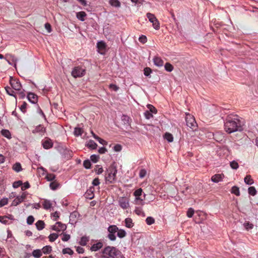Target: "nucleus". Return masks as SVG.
<instances>
[{
    "label": "nucleus",
    "mask_w": 258,
    "mask_h": 258,
    "mask_svg": "<svg viewBox=\"0 0 258 258\" xmlns=\"http://www.w3.org/2000/svg\"><path fill=\"white\" fill-rule=\"evenodd\" d=\"M92 184L93 186H97L100 184L99 179L98 178H95L92 181Z\"/></svg>",
    "instance_id": "nucleus-62"
},
{
    "label": "nucleus",
    "mask_w": 258,
    "mask_h": 258,
    "mask_svg": "<svg viewBox=\"0 0 258 258\" xmlns=\"http://www.w3.org/2000/svg\"><path fill=\"white\" fill-rule=\"evenodd\" d=\"M144 114L145 118L148 119L152 118L153 116L152 114L149 111H146Z\"/></svg>",
    "instance_id": "nucleus-51"
},
{
    "label": "nucleus",
    "mask_w": 258,
    "mask_h": 258,
    "mask_svg": "<svg viewBox=\"0 0 258 258\" xmlns=\"http://www.w3.org/2000/svg\"><path fill=\"white\" fill-rule=\"evenodd\" d=\"M45 132V128L42 125H37L35 129L32 131L33 133H43Z\"/></svg>",
    "instance_id": "nucleus-22"
},
{
    "label": "nucleus",
    "mask_w": 258,
    "mask_h": 258,
    "mask_svg": "<svg viewBox=\"0 0 258 258\" xmlns=\"http://www.w3.org/2000/svg\"><path fill=\"white\" fill-rule=\"evenodd\" d=\"M146 222L148 225H151L155 223V219L152 217H148L146 219Z\"/></svg>",
    "instance_id": "nucleus-39"
},
{
    "label": "nucleus",
    "mask_w": 258,
    "mask_h": 258,
    "mask_svg": "<svg viewBox=\"0 0 258 258\" xmlns=\"http://www.w3.org/2000/svg\"><path fill=\"white\" fill-rule=\"evenodd\" d=\"M51 216L54 218L53 220L56 221L59 217V213L58 212H55L51 214Z\"/></svg>",
    "instance_id": "nucleus-60"
},
{
    "label": "nucleus",
    "mask_w": 258,
    "mask_h": 258,
    "mask_svg": "<svg viewBox=\"0 0 258 258\" xmlns=\"http://www.w3.org/2000/svg\"><path fill=\"white\" fill-rule=\"evenodd\" d=\"M42 145L45 149H49L52 147L53 143L49 139L42 141Z\"/></svg>",
    "instance_id": "nucleus-14"
},
{
    "label": "nucleus",
    "mask_w": 258,
    "mask_h": 258,
    "mask_svg": "<svg viewBox=\"0 0 258 258\" xmlns=\"http://www.w3.org/2000/svg\"><path fill=\"white\" fill-rule=\"evenodd\" d=\"M13 169L17 172H19L22 170L21 165L20 163L17 162L13 166Z\"/></svg>",
    "instance_id": "nucleus-27"
},
{
    "label": "nucleus",
    "mask_w": 258,
    "mask_h": 258,
    "mask_svg": "<svg viewBox=\"0 0 258 258\" xmlns=\"http://www.w3.org/2000/svg\"><path fill=\"white\" fill-rule=\"evenodd\" d=\"M109 4L114 7L119 8L120 7V3L118 0H110Z\"/></svg>",
    "instance_id": "nucleus-31"
},
{
    "label": "nucleus",
    "mask_w": 258,
    "mask_h": 258,
    "mask_svg": "<svg viewBox=\"0 0 258 258\" xmlns=\"http://www.w3.org/2000/svg\"><path fill=\"white\" fill-rule=\"evenodd\" d=\"M118 228L116 225H110L107 228L108 234L107 237L110 240L114 241L116 240V233L118 231Z\"/></svg>",
    "instance_id": "nucleus-5"
},
{
    "label": "nucleus",
    "mask_w": 258,
    "mask_h": 258,
    "mask_svg": "<svg viewBox=\"0 0 258 258\" xmlns=\"http://www.w3.org/2000/svg\"><path fill=\"white\" fill-rule=\"evenodd\" d=\"M222 179V175L220 174H217L213 175L211 178V180L215 183H217Z\"/></svg>",
    "instance_id": "nucleus-23"
},
{
    "label": "nucleus",
    "mask_w": 258,
    "mask_h": 258,
    "mask_svg": "<svg viewBox=\"0 0 258 258\" xmlns=\"http://www.w3.org/2000/svg\"><path fill=\"white\" fill-rule=\"evenodd\" d=\"M35 225L38 230H41L44 228L45 223L43 221L38 220L35 223Z\"/></svg>",
    "instance_id": "nucleus-24"
},
{
    "label": "nucleus",
    "mask_w": 258,
    "mask_h": 258,
    "mask_svg": "<svg viewBox=\"0 0 258 258\" xmlns=\"http://www.w3.org/2000/svg\"><path fill=\"white\" fill-rule=\"evenodd\" d=\"M108 175L106 176V180L110 183H113L115 181L117 169L114 167H110L107 170Z\"/></svg>",
    "instance_id": "nucleus-6"
},
{
    "label": "nucleus",
    "mask_w": 258,
    "mask_h": 258,
    "mask_svg": "<svg viewBox=\"0 0 258 258\" xmlns=\"http://www.w3.org/2000/svg\"><path fill=\"white\" fill-rule=\"evenodd\" d=\"M83 166L86 169H90L91 166V163L89 160H85L83 162Z\"/></svg>",
    "instance_id": "nucleus-42"
},
{
    "label": "nucleus",
    "mask_w": 258,
    "mask_h": 258,
    "mask_svg": "<svg viewBox=\"0 0 258 258\" xmlns=\"http://www.w3.org/2000/svg\"><path fill=\"white\" fill-rule=\"evenodd\" d=\"M194 213H195L194 210L192 208H190L188 209V210L187 211V216L189 218H191L192 217Z\"/></svg>",
    "instance_id": "nucleus-49"
},
{
    "label": "nucleus",
    "mask_w": 258,
    "mask_h": 258,
    "mask_svg": "<svg viewBox=\"0 0 258 258\" xmlns=\"http://www.w3.org/2000/svg\"><path fill=\"white\" fill-rule=\"evenodd\" d=\"M58 237V235L56 233H51L49 235L48 238L49 240L51 242L54 241Z\"/></svg>",
    "instance_id": "nucleus-38"
},
{
    "label": "nucleus",
    "mask_w": 258,
    "mask_h": 258,
    "mask_svg": "<svg viewBox=\"0 0 258 258\" xmlns=\"http://www.w3.org/2000/svg\"><path fill=\"white\" fill-rule=\"evenodd\" d=\"M103 246V243L101 242H98L96 243L93 244L90 250L92 251H96L101 249Z\"/></svg>",
    "instance_id": "nucleus-16"
},
{
    "label": "nucleus",
    "mask_w": 258,
    "mask_h": 258,
    "mask_svg": "<svg viewBox=\"0 0 258 258\" xmlns=\"http://www.w3.org/2000/svg\"><path fill=\"white\" fill-rule=\"evenodd\" d=\"M45 28L47 30L48 33L51 31V27L50 24L47 23L45 24Z\"/></svg>",
    "instance_id": "nucleus-64"
},
{
    "label": "nucleus",
    "mask_w": 258,
    "mask_h": 258,
    "mask_svg": "<svg viewBox=\"0 0 258 258\" xmlns=\"http://www.w3.org/2000/svg\"><path fill=\"white\" fill-rule=\"evenodd\" d=\"M43 208L45 210L50 209L52 207V203L48 200L45 199L42 202Z\"/></svg>",
    "instance_id": "nucleus-17"
},
{
    "label": "nucleus",
    "mask_w": 258,
    "mask_h": 258,
    "mask_svg": "<svg viewBox=\"0 0 258 258\" xmlns=\"http://www.w3.org/2000/svg\"><path fill=\"white\" fill-rule=\"evenodd\" d=\"M67 228L65 224L61 223L60 222H57L55 225H53L51 229L53 230L56 231H64Z\"/></svg>",
    "instance_id": "nucleus-12"
},
{
    "label": "nucleus",
    "mask_w": 258,
    "mask_h": 258,
    "mask_svg": "<svg viewBox=\"0 0 258 258\" xmlns=\"http://www.w3.org/2000/svg\"><path fill=\"white\" fill-rule=\"evenodd\" d=\"M34 221V218L32 216H29L27 219V223L28 225H32Z\"/></svg>",
    "instance_id": "nucleus-50"
},
{
    "label": "nucleus",
    "mask_w": 258,
    "mask_h": 258,
    "mask_svg": "<svg viewBox=\"0 0 258 258\" xmlns=\"http://www.w3.org/2000/svg\"><path fill=\"white\" fill-rule=\"evenodd\" d=\"M10 83L12 88L15 91L12 90L9 87H6V91L9 95L13 96L14 97H16L17 95H20L21 97H25L26 95L27 97H29L30 95H32L33 97L34 96V94L32 93H28L21 91L22 85L18 79L10 77Z\"/></svg>",
    "instance_id": "nucleus-2"
},
{
    "label": "nucleus",
    "mask_w": 258,
    "mask_h": 258,
    "mask_svg": "<svg viewBox=\"0 0 258 258\" xmlns=\"http://www.w3.org/2000/svg\"><path fill=\"white\" fill-rule=\"evenodd\" d=\"M147 107L151 112L154 113H156L157 112L156 109L152 105L148 104L147 105Z\"/></svg>",
    "instance_id": "nucleus-52"
},
{
    "label": "nucleus",
    "mask_w": 258,
    "mask_h": 258,
    "mask_svg": "<svg viewBox=\"0 0 258 258\" xmlns=\"http://www.w3.org/2000/svg\"><path fill=\"white\" fill-rule=\"evenodd\" d=\"M143 194V190L141 188H138L136 190L134 193L133 195L136 198H141Z\"/></svg>",
    "instance_id": "nucleus-30"
},
{
    "label": "nucleus",
    "mask_w": 258,
    "mask_h": 258,
    "mask_svg": "<svg viewBox=\"0 0 258 258\" xmlns=\"http://www.w3.org/2000/svg\"><path fill=\"white\" fill-rule=\"evenodd\" d=\"M119 206L123 209H127L129 206V199L126 197H121L118 201Z\"/></svg>",
    "instance_id": "nucleus-11"
},
{
    "label": "nucleus",
    "mask_w": 258,
    "mask_h": 258,
    "mask_svg": "<svg viewBox=\"0 0 258 258\" xmlns=\"http://www.w3.org/2000/svg\"><path fill=\"white\" fill-rule=\"evenodd\" d=\"M185 119L186 125L192 131L196 130L197 127V123L193 115L188 113H185Z\"/></svg>",
    "instance_id": "nucleus-4"
},
{
    "label": "nucleus",
    "mask_w": 258,
    "mask_h": 258,
    "mask_svg": "<svg viewBox=\"0 0 258 258\" xmlns=\"http://www.w3.org/2000/svg\"><path fill=\"white\" fill-rule=\"evenodd\" d=\"M95 189L93 186L90 187L86 192L85 197L87 199L92 200L94 197V192Z\"/></svg>",
    "instance_id": "nucleus-13"
},
{
    "label": "nucleus",
    "mask_w": 258,
    "mask_h": 258,
    "mask_svg": "<svg viewBox=\"0 0 258 258\" xmlns=\"http://www.w3.org/2000/svg\"><path fill=\"white\" fill-rule=\"evenodd\" d=\"M164 138L168 142H172L173 141V137L172 134L166 133L164 135Z\"/></svg>",
    "instance_id": "nucleus-34"
},
{
    "label": "nucleus",
    "mask_w": 258,
    "mask_h": 258,
    "mask_svg": "<svg viewBox=\"0 0 258 258\" xmlns=\"http://www.w3.org/2000/svg\"><path fill=\"white\" fill-rule=\"evenodd\" d=\"M116 233L117 236L120 238H124L126 235V232H125V231L122 229H118V231H117Z\"/></svg>",
    "instance_id": "nucleus-26"
},
{
    "label": "nucleus",
    "mask_w": 258,
    "mask_h": 258,
    "mask_svg": "<svg viewBox=\"0 0 258 258\" xmlns=\"http://www.w3.org/2000/svg\"><path fill=\"white\" fill-rule=\"evenodd\" d=\"M88 241V238L86 237L83 236L81 238L79 243L81 245L85 246L87 244Z\"/></svg>",
    "instance_id": "nucleus-43"
},
{
    "label": "nucleus",
    "mask_w": 258,
    "mask_h": 258,
    "mask_svg": "<svg viewBox=\"0 0 258 258\" xmlns=\"http://www.w3.org/2000/svg\"><path fill=\"white\" fill-rule=\"evenodd\" d=\"M154 63L158 67H162L163 65V60L159 57H155L153 59Z\"/></svg>",
    "instance_id": "nucleus-20"
},
{
    "label": "nucleus",
    "mask_w": 258,
    "mask_h": 258,
    "mask_svg": "<svg viewBox=\"0 0 258 258\" xmlns=\"http://www.w3.org/2000/svg\"><path fill=\"white\" fill-rule=\"evenodd\" d=\"M125 226L128 228H131L134 226L133 220L130 218H127L124 220Z\"/></svg>",
    "instance_id": "nucleus-21"
},
{
    "label": "nucleus",
    "mask_w": 258,
    "mask_h": 258,
    "mask_svg": "<svg viewBox=\"0 0 258 258\" xmlns=\"http://www.w3.org/2000/svg\"><path fill=\"white\" fill-rule=\"evenodd\" d=\"M70 235L66 233H63L61 239L63 241H68L70 239Z\"/></svg>",
    "instance_id": "nucleus-57"
},
{
    "label": "nucleus",
    "mask_w": 258,
    "mask_h": 258,
    "mask_svg": "<svg viewBox=\"0 0 258 258\" xmlns=\"http://www.w3.org/2000/svg\"><path fill=\"white\" fill-rule=\"evenodd\" d=\"M121 146L119 144H116L114 146V150L116 152H119L121 150Z\"/></svg>",
    "instance_id": "nucleus-63"
},
{
    "label": "nucleus",
    "mask_w": 258,
    "mask_h": 258,
    "mask_svg": "<svg viewBox=\"0 0 258 258\" xmlns=\"http://www.w3.org/2000/svg\"><path fill=\"white\" fill-rule=\"evenodd\" d=\"M135 212L139 216H145V213L143 212L142 208L140 207H136Z\"/></svg>",
    "instance_id": "nucleus-32"
},
{
    "label": "nucleus",
    "mask_w": 258,
    "mask_h": 258,
    "mask_svg": "<svg viewBox=\"0 0 258 258\" xmlns=\"http://www.w3.org/2000/svg\"><path fill=\"white\" fill-rule=\"evenodd\" d=\"M86 16V13L84 11L79 12L76 14V17L77 19L81 21H85Z\"/></svg>",
    "instance_id": "nucleus-19"
},
{
    "label": "nucleus",
    "mask_w": 258,
    "mask_h": 258,
    "mask_svg": "<svg viewBox=\"0 0 258 258\" xmlns=\"http://www.w3.org/2000/svg\"><path fill=\"white\" fill-rule=\"evenodd\" d=\"M165 69L167 71L170 72L173 70V67L170 63L167 62L165 64Z\"/></svg>",
    "instance_id": "nucleus-40"
},
{
    "label": "nucleus",
    "mask_w": 258,
    "mask_h": 258,
    "mask_svg": "<svg viewBox=\"0 0 258 258\" xmlns=\"http://www.w3.org/2000/svg\"><path fill=\"white\" fill-rule=\"evenodd\" d=\"M146 194H144L143 198H136L134 200V204L137 205L143 206L145 204L144 200H145Z\"/></svg>",
    "instance_id": "nucleus-15"
},
{
    "label": "nucleus",
    "mask_w": 258,
    "mask_h": 258,
    "mask_svg": "<svg viewBox=\"0 0 258 258\" xmlns=\"http://www.w3.org/2000/svg\"><path fill=\"white\" fill-rule=\"evenodd\" d=\"M9 219H8V217L6 216H0V222L4 224H9Z\"/></svg>",
    "instance_id": "nucleus-44"
},
{
    "label": "nucleus",
    "mask_w": 258,
    "mask_h": 258,
    "mask_svg": "<svg viewBox=\"0 0 258 258\" xmlns=\"http://www.w3.org/2000/svg\"><path fill=\"white\" fill-rule=\"evenodd\" d=\"M8 203V199H3L1 200H0V207H2L3 206H4L6 205Z\"/></svg>",
    "instance_id": "nucleus-59"
},
{
    "label": "nucleus",
    "mask_w": 258,
    "mask_h": 258,
    "mask_svg": "<svg viewBox=\"0 0 258 258\" xmlns=\"http://www.w3.org/2000/svg\"><path fill=\"white\" fill-rule=\"evenodd\" d=\"M32 255L36 258H39L42 255V252L40 249L34 250L32 252Z\"/></svg>",
    "instance_id": "nucleus-33"
},
{
    "label": "nucleus",
    "mask_w": 258,
    "mask_h": 258,
    "mask_svg": "<svg viewBox=\"0 0 258 258\" xmlns=\"http://www.w3.org/2000/svg\"><path fill=\"white\" fill-rule=\"evenodd\" d=\"M224 129L228 134L243 130L242 123L240 117L236 114H230L224 121Z\"/></svg>",
    "instance_id": "nucleus-1"
},
{
    "label": "nucleus",
    "mask_w": 258,
    "mask_h": 258,
    "mask_svg": "<svg viewBox=\"0 0 258 258\" xmlns=\"http://www.w3.org/2000/svg\"><path fill=\"white\" fill-rule=\"evenodd\" d=\"M85 69L78 66L76 67L73 69L72 72V75L74 78H80L84 76L85 74Z\"/></svg>",
    "instance_id": "nucleus-8"
},
{
    "label": "nucleus",
    "mask_w": 258,
    "mask_h": 258,
    "mask_svg": "<svg viewBox=\"0 0 258 258\" xmlns=\"http://www.w3.org/2000/svg\"><path fill=\"white\" fill-rule=\"evenodd\" d=\"M74 135L76 137L81 136L83 134V130L79 127H76L74 131Z\"/></svg>",
    "instance_id": "nucleus-28"
},
{
    "label": "nucleus",
    "mask_w": 258,
    "mask_h": 258,
    "mask_svg": "<svg viewBox=\"0 0 258 258\" xmlns=\"http://www.w3.org/2000/svg\"><path fill=\"white\" fill-rule=\"evenodd\" d=\"M30 187V184L28 181L25 182L24 184L22 183L21 189L22 190H25Z\"/></svg>",
    "instance_id": "nucleus-58"
},
{
    "label": "nucleus",
    "mask_w": 258,
    "mask_h": 258,
    "mask_svg": "<svg viewBox=\"0 0 258 258\" xmlns=\"http://www.w3.org/2000/svg\"><path fill=\"white\" fill-rule=\"evenodd\" d=\"M55 178V175L53 174H48L46 176V178L48 181H53Z\"/></svg>",
    "instance_id": "nucleus-48"
},
{
    "label": "nucleus",
    "mask_w": 258,
    "mask_h": 258,
    "mask_svg": "<svg viewBox=\"0 0 258 258\" xmlns=\"http://www.w3.org/2000/svg\"><path fill=\"white\" fill-rule=\"evenodd\" d=\"M1 133L4 137L8 139L11 138V134L9 130L4 129L1 131Z\"/></svg>",
    "instance_id": "nucleus-29"
},
{
    "label": "nucleus",
    "mask_w": 258,
    "mask_h": 258,
    "mask_svg": "<svg viewBox=\"0 0 258 258\" xmlns=\"http://www.w3.org/2000/svg\"><path fill=\"white\" fill-rule=\"evenodd\" d=\"M103 258H125L120 250L115 247L107 246L102 250Z\"/></svg>",
    "instance_id": "nucleus-3"
},
{
    "label": "nucleus",
    "mask_w": 258,
    "mask_h": 258,
    "mask_svg": "<svg viewBox=\"0 0 258 258\" xmlns=\"http://www.w3.org/2000/svg\"><path fill=\"white\" fill-rule=\"evenodd\" d=\"M86 146L88 148L94 150L97 148V144L93 140H89L86 144Z\"/></svg>",
    "instance_id": "nucleus-18"
},
{
    "label": "nucleus",
    "mask_w": 258,
    "mask_h": 258,
    "mask_svg": "<svg viewBox=\"0 0 258 258\" xmlns=\"http://www.w3.org/2000/svg\"><path fill=\"white\" fill-rule=\"evenodd\" d=\"M49 186L51 189L55 190L58 187V184L56 182L53 181L49 184Z\"/></svg>",
    "instance_id": "nucleus-45"
},
{
    "label": "nucleus",
    "mask_w": 258,
    "mask_h": 258,
    "mask_svg": "<svg viewBox=\"0 0 258 258\" xmlns=\"http://www.w3.org/2000/svg\"><path fill=\"white\" fill-rule=\"evenodd\" d=\"M230 164L231 167L233 169H237L239 167L238 163L235 161H232Z\"/></svg>",
    "instance_id": "nucleus-46"
},
{
    "label": "nucleus",
    "mask_w": 258,
    "mask_h": 258,
    "mask_svg": "<svg viewBox=\"0 0 258 258\" xmlns=\"http://www.w3.org/2000/svg\"><path fill=\"white\" fill-rule=\"evenodd\" d=\"M146 16L149 19V21L152 24L153 27L156 30H159L160 28V24L155 16L152 13H147Z\"/></svg>",
    "instance_id": "nucleus-7"
},
{
    "label": "nucleus",
    "mask_w": 258,
    "mask_h": 258,
    "mask_svg": "<svg viewBox=\"0 0 258 258\" xmlns=\"http://www.w3.org/2000/svg\"><path fill=\"white\" fill-rule=\"evenodd\" d=\"M22 185V181L21 180H18L17 181H15L13 184V186L14 188H18V187L21 186Z\"/></svg>",
    "instance_id": "nucleus-54"
},
{
    "label": "nucleus",
    "mask_w": 258,
    "mask_h": 258,
    "mask_svg": "<svg viewBox=\"0 0 258 258\" xmlns=\"http://www.w3.org/2000/svg\"><path fill=\"white\" fill-rule=\"evenodd\" d=\"M63 254H69L72 255L74 253V251L70 248H65L62 249Z\"/></svg>",
    "instance_id": "nucleus-41"
},
{
    "label": "nucleus",
    "mask_w": 258,
    "mask_h": 258,
    "mask_svg": "<svg viewBox=\"0 0 258 258\" xmlns=\"http://www.w3.org/2000/svg\"><path fill=\"white\" fill-rule=\"evenodd\" d=\"M146 173H147L146 170L144 169H142L140 171L139 177L141 178H143L146 176Z\"/></svg>",
    "instance_id": "nucleus-56"
},
{
    "label": "nucleus",
    "mask_w": 258,
    "mask_h": 258,
    "mask_svg": "<svg viewBox=\"0 0 258 258\" xmlns=\"http://www.w3.org/2000/svg\"><path fill=\"white\" fill-rule=\"evenodd\" d=\"M28 193L24 192L21 196H17L13 201L12 205L16 206L22 203L27 197Z\"/></svg>",
    "instance_id": "nucleus-9"
},
{
    "label": "nucleus",
    "mask_w": 258,
    "mask_h": 258,
    "mask_svg": "<svg viewBox=\"0 0 258 258\" xmlns=\"http://www.w3.org/2000/svg\"><path fill=\"white\" fill-rule=\"evenodd\" d=\"M248 192L250 195L254 196L256 194L257 191L254 186H250L248 188Z\"/></svg>",
    "instance_id": "nucleus-35"
},
{
    "label": "nucleus",
    "mask_w": 258,
    "mask_h": 258,
    "mask_svg": "<svg viewBox=\"0 0 258 258\" xmlns=\"http://www.w3.org/2000/svg\"><path fill=\"white\" fill-rule=\"evenodd\" d=\"M244 226L246 229H251L253 228V225L249 222H245L244 223Z\"/></svg>",
    "instance_id": "nucleus-53"
},
{
    "label": "nucleus",
    "mask_w": 258,
    "mask_h": 258,
    "mask_svg": "<svg viewBox=\"0 0 258 258\" xmlns=\"http://www.w3.org/2000/svg\"><path fill=\"white\" fill-rule=\"evenodd\" d=\"M144 71V75L146 76H148L152 72L151 69L149 68H145Z\"/></svg>",
    "instance_id": "nucleus-61"
},
{
    "label": "nucleus",
    "mask_w": 258,
    "mask_h": 258,
    "mask_svg": "<svg viewBox=\"0 0 258 258\" xmlns=\"http://www.w3.org/2000/svg\"><path fill=\"white\" fill-rule=\"evenodd\" d=\"M244 182L247 185H251L254 183L253 180L250 175H247L244 178Z\"/></svg>",
    "instance_id": "nucleus-25"
},
{
    "label": "nucleus",
    "mask_w": 258,
    "mask_h": 258,
    "mask_svg": "<svg viewBox=\"0 0 258 258\" xmlns=\"http://www.w3.org/2000/svg\"><path fill=\"white\" fill-rule=\"evenodd\" d=\"M139 40L140 42L142 43L143 44L145 43L147 41V37L145 35H142L140 36L139 38Z\"/></svg>",
    "instance_id": "nucleus-55"
},
{
    "label": "nucleus",
    "mask_w": 258,
    "mask_h": 258,
    "mask_svg": "<svg viewBox=\"0 0 258 258\" xmlns=\"http://www.w3.org/2000/svg\"><path fill=\"white\" fill-rule=\"evenodd\" d=\"M51 247L49 245L44 246L42 249V252L44 254H48L51 251Z\"/></svg>",
    "instance_id": "nucleus-37"
},
{
    "label": "nucleus",
    "mask_w": 258,
    "mask_h": 258,
    "mask_svg": "<svg viewBox=\"0 0 258 258\" xmlns=\"http://www.w3.org/2000/svg\"><path fill=\"white\" fill-rule=\"evenodd\" d=\"M97 47L98 52L101 54H105L106 51L107 45L106 43L103 41H100L97 42Z\"/></svg>",
    "instance_id": "nucleus-10"
},
{
    "label": "nucleus",
    "mask_w": 258,
    "mask_h": 258,
    "mask_svg": "<svg viewBox=\"0 0 258 258\" xmlns=\"http://www.w3.org/2000/svg\"><path fill=\"white\" fill-rule=\"evenodd\" d=\"M99 158V156L95 155V154L92 155L90 157V159H91V161L94 163L97 162Z\"/></svg>",
    "instance_id": "nucleus-47"
},
{
    "label": "nucleus",
    "mask_w": 258,
    "mask_h": 258,
    "mask_svg": "<svg viewBox=\"0 0 258 258\" xmlns=\"http://www.w3.org/2000/svg\"><path fill=\"white\" fill-rule=\"evenodd\" d=\"M231 193L237 196H239L240 195L239 188L236 186H233L231 188Z\"/></svg>",
    "instance_id": "nucleus-36"
}]
</instances>
